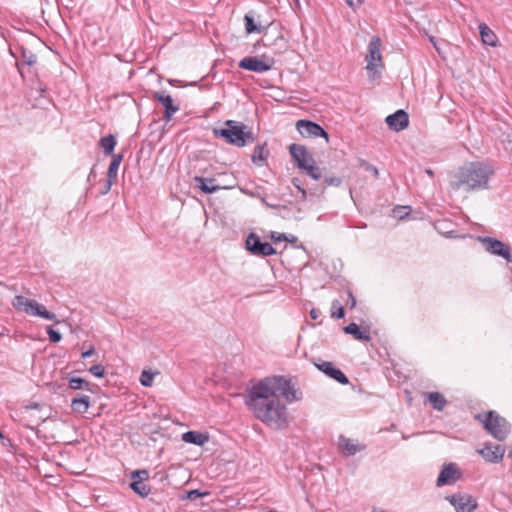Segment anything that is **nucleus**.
Segmentation results:
<instances>
[{"instance_id":"1","label":"nucleus","mask_w":512,"mask_h":512,"mask_svg":"<svg viewBox=\"0 0 512 512\" xmlns=\"http://www.w3.org/2000/svg\"><path fill=\"white\" fill-rule=\"evenodd\" d=\"M279 394L286 401L301 399L299 391L290 379L284 376L267 377L253 385L248 392L246 405L253 415L263 423L275 428L287 425V408L280 402Z\"/></svg>"},{"instance_id":"2","label":"nucleus","mask_w":512,"mask_h":512,"mask_svg":"<svg viewBox=\"0 0 512 512\" xmlns=\"http://www.w3.org/2000/svg\"><path fill=\"white\" fill-rule=\"evenodd\" d=\"M494 170L481 162H470L458 169L450 181L452 190H464L466 192L485 190L489 187V181Z\"/></svg>"},{"instance_id":"3","label":"nucleus","mask_w":512,"mask_h":512,"mask_svg":"<svg viewBox=\"0 0 512 512\" xmlns=\"http://www.w3.org/2000/svg\"><path fill=\"white\" fill-rule=\"evenodd\" d=\"M226 128H215L213 134L216 138H222L226 143L236 147H244L255 141L252 131L243 122L227 120Z\"/></svg>"},{"instance_id":"4","label":"nucleus","mask_w":512,"mask_h":512,"mask_svg":"<svg viewBox=\"0 0 512 512\" xmlns=\"http://www.w3.org/2000/svg\"><path fill=\"white\" fill-rule=\"evenodd\" d=\"M475 419L480 421L484 428L499 441L505 440L510 433V424L508 421L495 411L477 414Z\"/></svg>"},{"instance_id":"5","label":"nucleus","mask_w":512,"mask_h":512,"mask_svg":"<svg viewBox=\"0 0 512 512\" xmlns=\"http://www.w3.org/2000/svg\"><path fill=\"white\" fill-rule=\"evenodd\" d=\"M289 152L299 169L304 170L314 180H319L322 177L321 169L316 165L314 158L305 146L291 144Z\"/></svg>"},{"instance_id":"6","label":"nucleus","mask_w":512,"mask_h":512,"mask_svg":"<svg viewBox=\"0 0 512 512\" xmlns=\"http://www.w3.org/2000/svg\"><path fill=\"white\" fill-rule=\"evenodd\" d=\"M12 306L16 310L24 312L30 316L55 321L56 323L59 322L54 313L48 311L44 305L38 303L34 299H29L22 295H16L12 300Z\"/></svg>"},{"instance_id":"7","label":"nucleus","mask_w":512,"mask_h":512,"mask_svg":"<svg viewBox=\"0 0 512 512\" xmlns=\"http://www.w3.org/2000/svg\"><path fill=\"white\" fill-rule=\"evenodd\" d=\"M366 69L371 78H375L378 67H382V55H381V39L378 36L372 37L368 45V54L366 56Z\"/></svg>"},{"instance_id":"8","label":"nucleus","mask_w":512,"mask_h":512,"mask_svg":"<svg viewBox=\"0 0 512 512\" xmlns=\"http://www.w3.org/2000/svg\"><path fill=\"white\" fill-rule=\"evenodd\" d=\"M478 241L481 242L484 246V249L490 254L500 256L505 260L509 261L511 258V250L510 247L503 243L502 241L492 238V237H482L479 236Z\"/></svg>"},{"instance_id":"9","label":"nucleus","mask_w":512,"mask_h":512,"mask_svg":"<svg viewBox=\"0 0 512 512\" xmlns=\"http://www.w3.org/2000/svg\"><path fill=\"white\" fill-rule=\"evenodd\" d=\"M274 65V59L263 56L261 59L258 57H245L239 62V67L253 72H266L269 71Z\"/></svg>"},{"instance_id":"10","label":"nucleus","mask_w":512,"mask_h":512,"mask_svg":"<svg viewBox=\"0 0 512 512\" xmlns=\"http://www.w3.org/2000/svg\"><path fill=\"white\" fill-rule=\"evenodd\" d=\"M246 248L253 255L270 256L276 253V250L268 242H262L254 233L249 234L246 239Z\"/></svg>"},{"instance_id":"11","label":"nucleus","mask_w":512,"mask_h":512,"mask_svg":"<svg viewBox=\"0 0 512 512\" xmlns=\"http://www.w3.org/2000/svg\"><path fill=\"white\" fill-rule=\"evenodd\" d=\"M296 128L303 137H323L329 142L328 133L315 122L301 119L297 121Z\"/></svg>"},{"instance_id":"12","label":"nucleus","mask_w":512,"mask_h":512,"mask_svg":"<svg viewBox=\"0 0 512 512\" xmlns=\"http://www.w3.org/2000/svg\"><path fill=\"white\" fill-rule=\"evenodd\" d=\"M315 366L340 384L346 385L349 383L347 376L340 369L335 367L332 362L319 360L318 363H315Z\"/></svg>"},{"instance_id":"13","label":"nucleus","mask_w":512,"mask_h":512,"mask_svg":"<svg viewBox=\"0 0 512 512\" xmlns=\"http://www.w3.org/2000/svg\"><path fill=\"white\" fill-rule=\"evenodd\" d=\"M385 122L391 130L399 132L408 127L409 116L407 112L400 109L395 113L388 115L385 119Z\"/></svg>"},{"instance_id":"14","label":"nucleus","mask_w":512,"mask_h":512,"mask_svg":"<svg viewBox=\"0 0 512 512\" xmlns=\"http://www.w3.org/2000/svg\"><path fill=\"white\" fill-rule=\"evenodd\" d=\"M448 499L457 512H472L477 506L475 500L467 494L452 495Z\"/></svg>"},{"instance_id":"15","label":"nucleus","mask_w":512,"mask_h":512,"mask_svg":"<svg viewBox=\"0 0 512 512\" xmlns=\"http://www.w3.org/2000/svg\"><path fill=\"white\" fill-rule=\"evenodd\" d=\"M460 476V471L454 463L445 464L440 471V474L437 478L436 485L438 487L444 486L446 484H450L458 479Z\"/></svg>"},{"instance_id":"16","label":"nucleus","mask_w":512,"mask_h":512,"mask_svg":"<svg viewBox=\"0 0 512 512\" xmlns=\"http://www.w3.org/2000/svg\"><path fill=\"white\" fill-rule=\"evenodd\" d=\"M478 452L487 462L498 463L504 457L505 448L501 445L485 444Z\"/></svg>"},{"instance_id":"17","label":"nucleus","mask_w":512,"mask_h":512,"mask_svg":"<svg viewBox=\"0 0 512 512\" xmlns=\"http://www.w3.org/2000/svg\"><path fill=\"white\" fill-rule=\"evenodd\" d=\"M194 182H195L197 188H199L202 192L207 193V194L216 192L220 189H230L233 187V185H229V186L215 185L214 178H204L201 176L194 177Z\"/></svg>"},{"instance_id":"18","label":"nucleus","mask_w":512,"mask_h":512,"mask_svg":"<svg viewBox=\"0 0 512 512\" xmlns=\"http://www.w3.org/2000/svg\"><path fill=\"white\" fill-rule=\"evenodd\" d=\"M154 99L159 101L165 107V118L169 120L174 113L179 110V107L173 104V99L170 95H166L164 92H156Z\"/></svg>"},{"instance_id":"19","label":"nucleus","mask_w":512,"mask_h":512,"mask_svg":"<svg viewBox=\"0 0 512 512\" xmlns=\"http://www.w3.org/2000/svg\"><path fill=\"white\" fill-rule=\"evenodd\" d=\"M339 448L346 455H355L357 452L365 449V446L359 445L354 440L344 436L339 437Z\"/></svg>"},{"instance_id":"20","label":"nucleus","mask_w":512,"mask_h":512,"mask_svg":"<svg viewBox=\"0 0 512 512\" xmlns=\"http://www.w3.org/2000/svg\"><path fill=\"white\" fill-rule=\"evenodd\" d=\"M346 334H350L354 337V339L369 342L371 340V336L368 330H361L360 327L356 323H350L343 328Z\"/></svg>"},{"instance_id":"21","label":"nucleus","mask_w":512,"mask_h":512,"mask_svg":"<svg viewBox=\"0 0 512 512\" xmlns=\"http://www.w3.org/2000/svg\"><path fill=\"white\" fill-rule=\"evenodd\" d=\"M90 407V397L87 395H77L71 401V408L74 412L83 414L88 411Z\"/></svg>"},{"instance_id":"22","label":"nucleus","mask_w":512,"mask_h":512,"mask_svg":"<svg viewBox=\"0 0 512 512\" xmlns=\"http://www.w3.org/2000/svg\"><path fill=\"white\" fill-rule=\"evenodd\" d=\"M182 440L186 443L202 446L208 442L209 436L197 431H188L182 435Z\"/></svg>"},{"instance_id":"23","label":"nucleus","mask_w":512,"mask_h":512,"mask_svg":"<svg viewBox=\"0 0 512 512\" xmlns=\"http://www.w3.org/2000/svg\"><path fill=\"white\" fill-rule=\"evenodd\" d=\"M479 33L484 44L492 47L497 45L498 38L496 34L485 23L479 25Z\"/></svg>"},{"instance_id":"24","label":"nucleus","mask_w":512,"mask_h":512,"mask_svg":"<svg viewBox=\"0 0 512 512\" xmlns=\"http://www.w3.org/2000/svg\"><path fill=\"white\" fill-rule=\"evenodd\" d=\"M123 160L122 154H115L112 157V161L109 165L108 172H107V179H109V185H113L117 178V171L118 168Z\"/></svg>"},{"instance_id":"25","label":"nucleus","mask_w":512,"mask_h":512,"mask_svg":"<svg viewBox=\"0 0 512 512\" xmlns=\"http://www.w3.org/2000/svg\"><path fill=\"white\" fill-rule=\"evenodd\" d=\"M432 407L437 411H442L447 404L445 397L439 392L426 393Z\"/></svg>"},{"instance_id":"26","label":"nucleus","mask_w":512,"mask_h":512,"mask_svg":"<svg viewBox=\"0 0 512 512\" xmlns=\"http://www.w3.org/2000/svg\"><path fill=\"white\" fill-rule=\"evenodd\" d=\"M69 388L73 390H80L84 389L87 391H93V387L95 385L91 384L90 382L86 381L85 379H82L80 377H71L68 381Z\"/></svg>"},{"instance_id":"27","label":"nucleus","mask_w":512,"mask_h":512,"mask_svg":"<svg viewBox=\"0 0 512 512\" xmlns=\"http://www.w3.org/2000/svg\"><path fill=\"white\" fill-rule=\"evenodd\" d=\"M99 145L103 148L106 155H114L113 151L116 146V139L113 135L102 137L99 141Z\"/></svg>"},{"instance_id":"28","label":"nucleus","mask_w":512,"mask_h":512,"mask_svg":"<svg viewBox=\"0 0 512 512\" xmlns=\"http://www.w3.org/2000/svg\"><path fill=\"white\" fill-rule=\"evenodd\" d=\"M132 480L133 481L131 482L130 487L132 488V490L135 493H137L141 497H145L150 493L151 489L147 484H145L144 481L137 480V479H132Z\"/></svg>"},{"instance_id":"29","label":"nucleus","mask_w":512,"mask_h":512,"mask_svg":"<svg viewBox=\"0 0 512 512\" xmlns=\"http://www.w3.org/2000/svg\"><path fill=\"white\" fill-rule=\"evenodd\" d=\"M244 22H245V30L248 34L262 32V27L255 23L254 17L251 13L245 14Z\"/></svg>"},{"instance_id":"30","label":"nucleus","mask_w":512,"mask_h":512,"mask_svg":"<svg viewBox=\"0 0 512 512\" xmlns=\"http://www.w3.org/2000/svg\"><path fill=\"white\" fill-rule=\"evenodd\" d=\"M267 156L268 151L265 149V145H257L254 148L251 158L254 163H258L264 161L267 158Z\"/></svg>"},{"instance_id":"31","label":"nucleus","mask_w":512,"mask_h":512,"mask_svg":"<svg viewBox=\"0 0 512 512\" xmlns=\"http://www.w3.org/2000/svg\"><path fill=\"white\" fill-rule=\"evenodd\" d=\"M345 315L344 308L338 300H334L331 305V316L336 319H341Z\"/></svg>"},{"instance_id":"32","label":"nucleus","mask_w":512,"mask_h":512,"mask_svg":"<svg viewBox=\"0 0 512 512\" xmlns=\"http://www.w3.org/2000/svg\"><path fill=\"white\" fill-rule=\"evenodd\" d=\"M155 373L148 370H143L140 375V383L145 387H150L153 383Z\"/></svg>"},{"instance_id":"33","label":"nucleus","mask_w":512,"mask_h":512,"mask_svg":"<svg viewBox=\"0 0 512 512\" xmlns=\"http://www.w3.org/2000/svg\"><path fill=\"white\" fill-rule=\"evenodd\" d=\"M22 61L31 66L37 62V56L29 51L22 50Z\"/></svg>"},{"instance_id":"34","label":"nucleus","mask_w":512,"mask_h":512,"mask_svg":"<svg viewBox=\"0 0 512 512\" xmlns=\"http://www.w3.org/2000/svg\"><path fill=\"white\" fill-rule=\"evenodd\" d=\"M46 331H47V334L49 336V340L53 343H58L61 341L62 339V335L61 333H59L58 331L54 330L51 326H48L46 328Z\"/></svg>"},{"instance_id":"35","label":"nucleus","mask_w":512,"mask_h":512,"mask_svg":"<svg viewBox=\"0 0 512 512\" xmlns=\"http://www.w3.org/2000/svg\"><path fill=\"white\" fill-rule=\"evenodd\" d=\"M131 478L132 479L141 480V481L145 482L149 478V473L145 469H143V470H136V471L132 472Z\"/></svg>"},{"instance_id":"36","label":"nucleus","mask_w":512,"mask_h":512,"mask_svg":"<svg viewBox=\"0 0 512 512\" xmlns=\"http://www.w3.org/2000/svg\"><path fill=\"white\" fill-rule=\"evenodd\" d=\"M89 372L95 377H104L105 371L104 367L101 364L93 365L89 368Z\"/></svg>"},{"instance_id":"37","label":"nucleus","mask_w":512,"mask_h":512,"mask_svg":"<svg viewBox=\"0 0 512 512\" xmlns=\"http://www.w3.org/2000/svg\"><path fill=\"white\" fill-rule=\"evenodd\" d=\"M325 186H335L338 187L342 184V178L332 176V177H325L324 179Z\"/></svg>"},{"instance_id":"38","label":"nucleus","mask_w":512,"mask_h":512,"mask_svg":"<svg viewBox=\"0 0 512 512\" xmlns=\"http://www.w3.org/2000/svg\"><path fill=\"white\" fill-rule=\"evenodd\" d=\"M361 166L365 169V171L370 172L375 178H378L379 171L374 165L366 161H361Z\"/></svg>"},{"instance_id":"39","label":"nucleus","mask_w":512,"mask_h":512,"mask_svg":"<svg viewBox=\"0 0 512 512\" xmlns=\"http://www.w3.org/2000/svg\"><path fill=\"white\" fill-rule=\"evenodd\" d=\"M292 183L293 185L301 192L302 194V199H306V196H307V192L306 190L301 186V182L298 178H293L292 179Z\"/></svg>"},{"instance_id":"40","label":"nucleus","mask_w":512,"mask_h":512,"mask_svg":"<svg viewBox=\"0 0 512 512\" xmlns=\"http://www.w3.org/2000/svg\"><path fill=\"white\" fill-rule=\"evenodd\" d=\"M204 495H207V493H202L200 492L199 490H190L188 493H187V498L190 499V500H195L201 496H204Z\"/></svg>"},{"instance_id":"41","label":"nucleus","mask_w":512,"mask_h":512,"mask_svg":"<svg viewBox=\"0 0 512 512\" xmlns=\"http://www.w3.org/2000/svg\"><path fill=\"white\" fill-rule=\"evenodd\" d=\"M347 294H348V299L346 301V305L350 309H353L356 306V299L351 291H348Z\"/></svg>"},{"instance_id":"42","label":"nucleus","mask_w":512,"mask_h":512,"mask_svg":"<svg viewBox=\"0 0 512 512\" xmlns=\"http://www.w3.org/2000/svg\"><path fill=\"white\" fill-rule=\"evenodd\" d=\"M346 3L348 6L355 10L356 8L361 6L363 0H346Z\"/></svg>"},{"instance_id":"43","label":"nucleus","mask_w":512,"mask_h":512,"mask_svg":"<svg viewBox=\"0 0 512 512\" xmlns=\"http://www.w3.org/2000/svg\"><path fill=\"white\" fill-rule=\"evenodd\" d=\"M94 354V347H90L87 351L82 353V358H88Z\"/></svg>"},{"instance_id":"44","label":"nucleus","mask_w":512,"mask_h":512,"mask_svg":"<svg viewBox=\"0 0 512 512\" xmlns=\"http://www.w3.org/2000/svg\"><path fill=\"white\" fill-rule=\"evenodd\" d=\"M111 187H112V185H109V179H107L106 184L104 186V190L101 192V194L102 195L107 194L110 191Z\"/></svg>"},{"instance_id":"45","label":"nucleus","mask_w":512,"mask_h":512,"mask_svg":"<svg viewBox=\"0 0 512 512\" xmlns=\"http://www.w3.org/2000/svg\"><path fill=\"white\" fill-rule=\"evenodd\" d=\"M319 315H320V311L317 309H312L310 311V316L312 319H317L319 317Z\"/></svg>"},{"instance_id":"46","label":"nucleus","mask_w":512,"mask_h":512,"mask_svg":"<svg viewBox=\"0 0 512 512\" xmlns=\"http://www.w3.org/2000/svg\"><path fill=\"white\" fill-rule=\"evenodd\" d=\"M272 238H273V239H275V240H277V241H280V240H282V239H284V238H286V237H285V235L275 236V235H274V233H273V234H272Z\"/></svg>"},{"instance_id":"47","label":"nucleus","mask_w":512,"mask_h":512,"mask_svg":"<svg viewBox=\"0 0 512 512\" xmlns=\"http://www.w3.org/2000/svg\"><path fill=\"white\" fill-rule=\"evenodd\" d=\"M425 172H426L429 176H433V175H434V173H433V171H432L431 169H426V171H425Z\"/></svg>"},{"instance_id":"48","label":"nucleus","mask_w":512,"mask_h":512,"mask_svg":"<svg viewBox=\"0 0 512 512\" xmlns=\"http://www.w3.org/2000/svg\"><path fill=\"white\" fill-rule=\"evenodd\" d=\"M38 406H39L38 404H33V405H30V406H27V408H35L36 409V408H38Z\"/></svg>"},{"instance_id":"49","label":"nucleus","mask_w":512,"mask_h":512,"mask_svg":"<svg viewBox=\"0 0 512 512\" xmlns=\"http://www.w3.org/2000/svg\"><path fill=\"white\" fill-rule=\"evenodd\" d=\"M297 5H299V0H294Z\"/></svg>"},{"instance_id":"50","label":"nucleus","mask_w":512,"mask_h":512,"mask_svg":"<svg viewBox=\"0 0 512 512\" xmlns=\"http://www.w3.org/2000/svg\"><path fill=\"white\" fill-rule=\"evenodd\" d=\"M267 512H276V511H275V510H269V511H267Z\"/></svg>"}]
</instances>
